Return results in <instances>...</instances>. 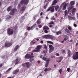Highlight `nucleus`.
Listing matches in <instances>:
<instances>
[{
  "label": "nucleus",
  "instance_id": "obj_1",
  "mask_svg": "<svg viewBox=\"0 0 78 78\" xmlns=\"http://www.w3.org/2000/svg\"><path fill=\"white\" fill-rule=\"evenodd\" d=\"M45 39H54V36L50 35H46L42 36Z\"/></svg>",
  "mask_w": 78,
  "mask_h": 78
},
{
  "label": "nucleus",
  "instance_id": "obj_2",
  "mask_svg": "<svg viewBox=\"0 0 78 78\" xmlns=\"http://www.w3.org/2000/svg\"><path fill=\"white\" fill-rule=\"evenodd\" d=\"M7 33L9 35H12L14 33V30L12 28H8L7 30Z\"/></svg>",
  "mask_w": 78,
  "mask_h": 78
},
{
  "label": "nucleus",
  "instance_id": "obj_3",
  "mask_svg": "<svg viewBox=\"0 0 78 78\" xmlns=\"http://www.w3.org/2000/svg\"><path fill=\"white\" fill-rule=\"evenodd\" d=\"M73 59L76 60L78 59V52H76L73 56Z\"/></svg>",
  "mask_w": 78,
  "mask_h": 78
},
{
  "label": "nucleus",
  "instance_id": "obj_4",
  "mask_svg": "<svg viewBox=\"0 0 78 78\" xmlns=\"http://www.w3.org/2000/svg\"><path fill=\"white\" fill-rule=\"evenodd\" d=\"M42 45H39L37 46L36 48L37 50H34L33 52H38V51H39V50H40V49L42 48Z\"/></svg>",
  "mask_w": 78,
  "mask_h": 78
},
{
  "label": "nucleus",
  "instance_id": "obj_5",
  "mask_svg": "<svg viewBox=\"0 0 78 78\" xmlns=\"http://www.w3.org/2000/svg\"><path fill=\"white\" fill-rule=\"evenodd\" d=\"M47 53L46 51L45 52V51H43V52L42 54L43 55H44L43 57L42 58V60H44V61H46L48 60H50V59H47V58L45 57V56H46V54Z\"/></svg>",
  "mask_w": 78,
  "mask_h": 78
},
{
  "label": "nucleus",
  "instance_id": "obj_6",
  "mask_svg": "<svg viewBox=\"0 0 78 78\" xmlns=\"http://www.w3.org/2000/svg\"><path fill=\"white\" fill-rule=\"evenodd\" d=\"M49 47L50 48L49 53H51L54 50V47L52 45L50 44L49 45Z\"/></svg>",
  "mask_w": 78,
  "mask_h": 78
},
{
  "label": "nucleus",
  "instance_id": "obj_7",
  "mask_svg": "<svg viewBox=\"0 0 78 78\" xmlns=\"http://www.w3.org/2000/svg\"><path fill=\"white\" fill-rule=\"evenodd\" d=\"M29 2V0H22L21 2V4H24V5H27Z\"/></svg>",
  "mask_w": 78,
  "mask_h": 78
},
{
  "label": "nucleus",
  "instance_id": "obj_8",
  "mask_svg": "<svg viewBox=\"0 0 78 78\" xmlns=\"http://www.w3.org/2000/svg\"><path fill=\"white\" fill-rule=\"evenodd\" d=\"M17 12V9H12L9 13L10 15H14L15 12Z\"/></svg>",
  "mask_w": 78,
  "mask_h": 78
},
{
  "label": "nucleus",
  "instance_id": "obj_9",
  "mask_svg": "<svg viewBox=\"0 0 78 78\" xmlns=\"http://www.w3.org/2000/svg\"><path fill=\"white\" fill-rule=\"evenodd\" d=\"M11 45H12V44H11V43L6 42L5 44V47H10Z\"/></svg>",
  "mask_w": 78,
  "mask_h": 78
},
{
  "label": "nucleus",
  "instance_id": "obj_10",
  "mask_svg": "<svg viewBox=\"0 0 78 78\" xmlns=\"http://www.w3.org/2000/svg\"><path fill=\"white\" fill-rule=\"evenodd\" d=\"M25 64L26 65V66L27 68H30V66H31V64L29 62H25Z\"/></svg>",
  "mask_w": 78,
  "mask_h": 78
},
{
  "label": "nucleus",
  "instance_id": "obj_11",
  "mask_svg": "<svg viewBox=\"0 0 78 78\" xmlns=\"http://www.w3.org/2000/svg\"><path fill=\"white\" fill-rule=\"evenodd\" d=\"M62 58H63V57H59V58L57 59V62H61V61H62Z\"/></svg>",
  "mask_w": 78,
  "mask_h": 78
},
{
  "label": "nucleus",
  "instance_id": "obj_12",
  "mask_svg": "<svg viewBox=\"0 0 78 78\" xmlns=\"http://www.w3.org/2000/svg\"><path fill=\"white\" fill-rule=\"evenodd\" d=\"M68 55L69 57H70V56L72 55V53H71L70 50H69L68 51Z\"/></svg>",
  "mask_w": 78,
  "mask_h": 78
},
{
  "label": "nucleus",
  "instance_id": "obj_13",
  "mask_svg": "<svg viewBox=\"0 0 78 78\" xmlns=\"http://www.w3.org/2000/svg\"><path fill=\"white\" fill-rule=\"evenodd\" d=\"M30 62H32V61H34V56H31L30 57Z\"/></svg>",
  "mask_w": 78,
  "mask_h": 78
},
{
  "label": "nucleus",
  "instance_id": "obj_14",
  "mask_svg": "<svg viewBox=\"0 0 78 78\" xmlns=\"http://www.w3.org/2000/svg\"><path fill=\"white\" fill-rule=\"evenodd\" d=\"M30 57H31V55L30 54H28L26 55L25 56V59H27V58H30Z\"/></svg>",
  "mask_w": 78,
  "mask_h": 78
},
{
  "label": "nucleus",
  "instance_id": "obj_15",
  "mask_svg": "<svg viewBox=\"0 0 78 78\" xmlns=\"http://www.w3.org/2000/svg\"><path fill=\"white\" fill-rule=\"evenodd\" d=\"M19 69L15 70L13 73V74L14 75V74H16V73H17V72H19Z\"/></svg>",
  "mask_w": 78,
  "mask_h": 78
},
{
  "label": "nucleus",
  "instance_id": "obj_16",
  "mask_svg": "<svg viewBox=\"0 0 78 78\" xmlns=\"http://www.w3.org/2000/svg\"><path fill=\"white\" fill-rule=\"evenodd\" d=\"M75 11H76V9L75 8H73L72 11V14L73 15H75Z\"/></svg>",
  "mask_w": 78,
  "mask_h": 78
},
{
  "label": "nucleus",
  "instance_id": "obj_17",
  "mask_svg": "<svg viewBox=\"0 0 78 78\" xmlns=\"http://www.w3.org/2000/svg\"><path fill=\"white\" fill-rule=\"evenodd\" d=\"M25 6H23L21 8L20 11H25Z\"/></svg>",
  "mask_w": 78,
  "mask_h": 78
},
{
  "label": "nucleus",
  "instance_id": "obj_18",
  "mask_svg": "<svg viewBox=\"0 0 78 78\" xmlns=\"http://www.w3.org/2000/svg\"><path fill=\"white\" fill-rule=\"evenodd\" d=\"M49 60H48L47 61L45 65V67H48V62H49Z\"/></svg>",
  "mask_w": 78,
  "mask_h": 78
},
{
  "label": "nucleus",
  "instance_id": "obj_19",
  "mask_svg": "<svg viewBox=\"0 0 78 78\" xmlns=\"http://www.w3.org/2000/svg\"><path fill=\"white\" fill-rule=\"evenodd\" d=\"M49 29V28H48V27L45 26H44L43 27V30H48Z\"/></svg>",
  "mask_w": 78,
  "mask_h": 78
},
{
  "label": "nucleus",
  "instance_id": "obj_20",
  "mask_svg": "<svg viewBox=\"0 0 78 78\" xmlns=\"http://www.w3.org/2000/svg\"><path fill=\"white\" fill-rule=\"evenodd\" d=\"M19 48V46L18 45H17L15 48L14 49V50H15V51H16V50H17L18 49V48Z\"/></svg>",
  "mask_w": 78,
  "mask_h": 78
},
{
  "label": "nucleus",
  "instance_id": "obj_21",
  "mask_svg": "<svg viewBox=\"0 0 78 78\" xmlns=\"http://www.w3.org/2000/svg\"><path fill=\"white\" fill-rule=\"evenodd\" d=\"M55 11V9L54 8V7H51V12H54Z\"/></svg>",
  "mask_w": 78,
  "mask_h": 78
},
{
  "label": "nucleus",
  "instance_id": "obj_22",
  "mask_svg": "<svg viewBox=\"0 0 78 78\" xmlns=\"http://www.w3.org/2000/svg\"><path fill=\"white\" fill-rule=\"evenodd\" d=\"M54 8H55L56 11H57V9H59V6L58 5H56L55 6H54Z\"/></svg>",
  "mask_w": 78,
  "mask_h": 78
},
{
  "label": "nucleus",
  "instance_id": "obj_23",
  "mask_svg": "<svg viewBox=\"0 0 78 78\" xmlns=\"http://www.w3.org/2000/svg\"><path fill=\"white\" fill-rule=\"evenodd\" d=\"M37 24L38 25H39V24H40L41 23V19H39L37 21Z\"/></svg>",
  "mask_w": 78,
  "mask_h": 78
},
{
  "label": "nucleus",
  "instance_id": "obj_24",
  "mask_svg": "<svg viewBox=\"0 0 78 78\" xmlns=\"http://www.w3.org/2000/svg\"><path fill=\"white\" fill-rule=\"evenodd\" d=\"M65 31L66 32V33H71L70 32V31H69V30H68L67 29H65Z\"/></svg>",
  "mask_w": 78,
  "mask_h": 78
},
{
  "label": "nucleus",
  "instance_id": "obj_25",
  "mask_svg": "<svg viewBox=\"0 0 78 78\" xmlns=\"http://www.w3.org/2000/svg\"><path fill=\"white\" fill-rule=\"evenodd\" d=\"M36 26V24H35L34 26H32L30 28V30H33V29L34 28V27H35Z\"/></svg>",
  "mask_w": 78,
  "mask_h": 78
},
{
  "label": "nucleus",
  "instance_id": "obj_26",
  "mask_svg": "<svg viewBox=\"0 0 78 78\" xmlns=\"http://www.w3.org/2000/svg\"><path fill=\"white\" fill-rule=\"evenodd\" d=\"M70 3L71 4V5H73L75 4V1H72L70 2Z\"/></svg>",
  "mask_w": 78,
  "mask_h": 78
},
{
  "label": "nucleus",
  "instance_id": "obj_27",
  "mask_svg": "<svg viewBox=\"0 0 78 78\" xmlns=\"http://www.w3.org/2000/svg\"><path fill=\"white\" fill-rule=\"evenodd\" d=\"M14 62L16 64H18V63H19V59H18V58H17L15 60Z\"/></svg>",
  "mask_w": 78,
  "mask_h": 78
},
{
  "label": "nucleus",
  "instance_id": "obj_28",
  "mask_svg": "<svg viewBox=\"0 0 78 78\" xmlns=\"http://www.w3.org/2000/svg\"><path fill=\"white\" fill-rule=\"evenodd\" d=\"M67 4H65L63 6V9L65 10V9H66V6H67Z\"/></svg>",
  "mask_w": 78,
  "mask_h": 78
},
{
  "label": "nucleus",
  "instance_id": "obj_29",
  "mask_svg": "<svg viewBox=\"0 0 78 78\" xmlns=\"http://www.w3.org/2000/svg\"><path fill=\"white\" fill-rule=\"evenodd\" d=\"M11 10V6H9L7 8V11H10Z\"/></svg>",
  "mask_w": 78,
  "mask_h": 78
},
{
  "label": "nucleus",
  "instance_id": "obj_30",
  "mask_svg": "<svg viewBox=\"0 0 78 78\" xmlns=\"http://www.w3.org/2000/svg\"><path fill=\"white\" fill-rule=\"evenodd\" d=\"M62 33H61V31H59L58 32H57L56 34L57 35H59V34H61Z\"/></svg>",
  "mask_w": 78,
  "mask_h": 78
},
{
  "label": "nucleus",
  "instance_id": "obj_31",
  "mask_svg": "<svg viewBox=\"0 0 78 78\" xmlns=\"http://www.w3.org/2000/svg\"><path fill=\"white\" fill-rule=\"evenodd\" d=\"M47 43H48L49 44H53V42L51 41H47Z\"/></svg>",
  "mask_w": 78,
  "mask_h": 78
},
{
  "label": "nucleus",
  "instance_id": "obj_32",
  "mask_svg": "<svg viewBox=\"0 0 78 78\" xmlns=\"http://www.w3.org/2000/svg\"><path fill=\"white\" fill-rule=\"evenodd\" d=\"M72 17L70 16H69L68 17V19H69V20H72Z\"/></svg>",
  "mask_w": 78,
  "mask_h": 78
},
{
  "label": "nucleus",
  "instance_id": "obj_33",
  "mask_svg": "<svg viewBox=\"0 0 78 78\" xmlns=\"http://www.w3.org/2000/svg\"><path fill=\"white\" fill-rule=\"evenodd\" d=\"M44 48H45V49H46V51H47V45H46V44H44Z\"/></svg>",
  "mask_w": 78,
  "mask_h": 78
},
{
  "label": "nucleus",
  "instance_id": "obj_34",
  "mask_svg": "<svg viewBox=\"0 0 78 78\" xmlns=\"http://www.w3.org/2000/svg\"><path fill=\"white\" fill-rule=\"evenodd\" d=\"M48 24H49V25H51V24H52V25H55V23L53 22V21H51L50 23H49Z\"/></svg>",
  "mask_w": 78,
  "mask_h": 78
},
{
  "label": "nucleus",
  "instance_id": "obj_35",
  "mask_svg": "<svg viewBox=\"0 0 78 78\" xmlns=\"http://www.w3.org/2000/svg\"><path fill=\"white\" fill-rule=\"evenodd\" d=\"M57 3V1L56 0H54L53 2V4L55 5V4H56Z\"/></svg>",
  "mask_w": 78,
  "mask_h": 78
},
{
  "label": "nucleus",
  "instance_id": "obj_36",
  "mask_svg": "<svg viewBox=\"0 0 78 78\" xmlns=\"http://www.w3.org/2000/svg\"><path fill=\"white\" fill-rule=\"evenodd\" d=\"M73 8V6H70L69 8L68 9L69 10H70L71 9H72V8Z\"/></svg>",
  "mask_w": 78,
  "mask_h": 78
},
{
  "label": "nucleus",
  "instance_id": "obj_37",
  "mask_svg": "<svg viewBox=\"0 0 78 78\" xmlns=\"http://www.w3.org/2000/svg\"><path fill=\"white\" fill-rule=\"evenodd\" d=\"M68 29L69 30V31H71V30H72V27L70 26H69L68 27Z\"/></svg>",
  "mask_w": 78,
  "mask_h": 78
},
{
  "label": "nucleus",
  "instance_id": "obj_38",
  "mask_svg": "<svg viewBox=\"0 0 78 78\" xmlns=\"http://www.w3.org/2000/svg\"><path fill=\"white\" fill-rule=\"evenodd\" d=\"M12 69V68H9L7 70V72H9V71H10Z\"/></svg>",
  "mask_w": 78,
  "mask_h": 78
},
{
  "label": "nucleus",
  "instance_id": "obj_39",
  "mask_svg": "<svg viewBox=\"0 0 78 78\" xmlns=\"http://www.w3.org/2000/svg\"><path fill=\"white\" fill-rule=\"evenodd\" d=\"M44 72H47V71H48V68H46L44 70Z\"/></svg>",
  "mask_w": 78,
  "mask_h": 78
},
{
  "label": "nucleus",
  "instance_id": "obj_40",
  "mask_svg": "<svg viewBox=\"0 0 78 78\" xmlns=\"http://www.w3.org/2000/svg\"><path fill=\"white\" fill-rule=\"evenodd\" d=\"M62 69H59V72L60 73V74H61V72H62Z\"/></svg>",
  "mask_w": 78,
  "mask_h": 78
},
{
  "label": "nucleus",
  "instance_id": "obj_41",
  "mask_svg": "<svg viewBox=\"0 0 78 78\" xmlns=\"http://www.w3.org/2000/svg\"><path fill=\"white\" fill-rule=\"evenodd\" d=\"M27 30H28V31H30V30H31V28L30 27H28V28L27 29Z\"/></svg>",
  "mask_w": 78,
  "mask_h": 78
},
{
  "label": "nucleus",
  "instance_id": "obj_42",
  "mask_svg": "<svg viewBox=\"0 0 78 78\" xmlns=\"http://www.w3.org/2000/svg\"><path fill=\"white\" fill-rule=\"evenodd\" d=\"M65 13L66 15L67 14V10H66V11H65Z\"/></svg>",
  "mask_w": 78,
  "mask_h": 78
},
{
  "label": "nucleus",
  "instance_id": "obj_43",
  "mask_svg": "<svg viewBox=\"0 0 78 78\" xmlns=\"http://www.w3.org/2000/svg\"><path fill=\"white\" fill-rule=\"evenodd\" d=\"M51 7L50 8H49L48 9H47V11H49L50 10H51Z\"/></svg>",
  "mask_w": 78,
  "mask_h": 78
},
{
  "label": "nucleus",
  "instance_id": "obj_44",
  "mask_svg": "<svg viewBox=\"0 0 78 78\" xmlns=\"http://www.w3.org/2000/svg\"><path fill=\"white\" fill-rule=\"evenodd\" d=\"M44 33H48V31H47V30H44Z\"/></svg>",
  "mask_w": 78,
  "mask_h": 78
},
{
  "label": "nucleus",
  "instance_id": "obj_45",
  "mask_svg": "<svg viewBox=\"0 0 78 78\" xmlns=\"http://www.w3.org/2000/svg\"><path fill=\"white\" fill-rule=\"evenodd\" d=\"M73 25L75 27H77V25L76 24H74Z\"/></svg>",
  "mask_w": 78,
  "mask_h": 78
},
{
  "label": "nucleus",
  "instance_id": "obj_46",
  "mask_svg": "<svg viewBox=\"0 0 78 78\" xmlns=\"http://www.w3.org/2000/svg\"><path fill=\"white\" fill-rule=\"evenodd\" d=\"M62 53H65V50H62Z\"/></svg>",
  "mask_w": 78,
  "mask_h": 78
},
{
  "label": "nucleus",
  "instance_id": "obj_47",
  "mask_svg": "<svg viewBox=\"0 0 78 78\" xmlns=\"http://www.w3.org/2000/svg\"><path fill=\"white\" fill-rule=\"evenodd\" d=\"M38 27H39V28H42V26L41 25H38Z\"/></svg>",
  "mask_w": 78,
  "mask_h": 78
},
{
  "label": "nucleus",
  "instance_id": "obj_48",
  "mask_svg": "<svg viewBox=\"0 0 78 78\" xmlns=\"http://www.w3.org/2000/svg\"><path fill=\"white\" fill-rule=\"evenodd\" d=\"M69 70H70V68H68L67 69V71H68V72H69Z\"/></svg>",
  "mask_w": 78,
  "mask_h": 78
},
{
  "label": "nucleus",
  "instance_id": "obj_49",
  "mask_svg": "<svg viewBox=\"0 0 78 78\" xmlns=\"http://www.w3.org/2000/svg\"><path fill=\"white\" fill-rule=\"evenodd\" d=\"M42 14H43V12H41L40 13V16H42Z\"/></svg>",
  "mask_w": 78,
  "mask_h": 78
},
{
  "label": "nucleus",
  "instance_id": "obj_50",
  "mask_svg": "<svg viewBox=\"0 0 78 78\" xmlns=\"http://www.w3.org/2000/svg\"><path fill=\"white\" fill-rule=\"evenodd\" d=\"M3 66V64H0V67H2Z\"/></svg>",
  "mask_w": 78,
  "mask_h": 78
},
{
  "label": "nucleus",
  "instance_id": "obj_51",
  "mask_svg": "<svg viewBox=\"0 0 78 78\" xmlns=\"http://www.w3.org/2000/svg\"><path fill=\"white\" fill-rule=\"evenodd\" d=\"M48 69V70H51V68H49Z\"/></svg>",
  "mask_w": 78,
  "mask_h": 78
},
{
  "label": "nucleus",
  "instance_id": "obj_52",
  "mask_svg": "<svg viewBox=\"0 0 78 78\" xmlns=\"http://www.w3.org/2000/svg\"><path fill=\"white\" fill-rule=\"evenodd\" d=\"M43 42H44V41H40V43H41V44H42V43H43Z\"/></svg>",
  "mask_w": 78,
  "mask_h": 78
},
{
  "label": "nucleus",
  "instance_id": "obj_53",
  "mask_svg": "<svg viewBox=\"0 0 78 78\" xmlns=\"http://www.w3.org/2000/svg\"><path fill=\"white\" fill-rule=\"evenodd\" d=\"M75 19V17H72V20H74Z\"/></svg>",
  "mask_w": 78,
  "mask_h": 78
},
{
  "label": "nucleus",
  "instance_id": "obj_54",
  "mask_svg": "<svg viewBox=\"0 0 78 78\" xmlns=\"http://www.w3.org/2000/svg\"><path fill=\"white\" fill-rule=\"evenodd\" d=\"M44 8V9H46V8H47V5H45Z\"/></svg>",
  "mask_w": 78,
  "mask_h": 78
},
{
  "label": "nucleus",
  "instance_id": "obj_55",
  "mask_svg": "<svg viewBox=\"0 0 78 78\" xmlns=\"http://www.w3.org/2000/svg\"><path fill=\"white\" fill-rule=\"evenodd\" d=\"M59 54L58 53H57L56 54V56H59Z\"/></svg>",
  "mask_w": 78,
  "mask_h": 78
},
{
  "label": "nucleus",
  "instance_id": "obj_56",
  "mask_svg": "<svg viewBox=\"0 0 78 78\" xmlns=\"http://www.w3.org/2000/svg\"><path fill=\"white\" fill-rule=\"evenodd\" d=\"M52 25H51L49 26V27H50V28H51V27H52Z\"/></svg>",
  "mask_w": 78,
  "mask_h": 78
},
{
  "label": "nucleus",
  "instance_id": "obj_57",
  "mask_svg": "<svg viewBox=\"0 0 78 78\" xmlns=\"http://www.w3.org/2000/svg\"><path fill=\"white\" fill-rule=\"evenodd\" d=\"M64 41H67V38H65L64 39Z\"/></svg>",
  "mask_w": 78,
  "mask_h": 78
},
{
  "label": "nucleus",
  "instance_id": "obj_58",
  "mask_svg": "<svg viewBox=\"0 0 78 78\" xmlns=\"http://www.w3.org/2000/svg\"><path fill=\"white\" fill-rule=\"evenodd\" d=\"M22 66L23 67H24V66H25V64H22Z\"/></svg>",
  "mask_w": 78,
  "mask_h": 78
},
{
  "label": "nucleus",
  "instance_id": "obj_59",
  "mask_svg": "<svg viewBox=\"0 0 78 78\" xmlns=\"http://www.w3.org/2000/svg\"><path fill=\"white\" fill-rule=\"evenodd\" d=\"M78 45V43H76V46H77V45Z\"/></svg>",
  "mask_w": 78,
  "mask_h": 78
},
{
  "label": "nucleus",
  "instance_id": "obj_60",
  "mask_svg": "<svg viewBox=\"0 0 78 78\" xmlns=\"http://www.w3.org/2000/svg\"><path fill=\"white\" fill-rule=\"evenodd\" d=\"M37 41H39V39L38 38H37L36 39Z\"/></svg>",
  "mask_w": 78,
  "mask_h": 78
},
{
  "label": "nucleus",
  "instance_id": "obj_61",
  "mask_svg": "<svg viewBox=\"0 0 78 78\" xmlns=\"http://www.w3.org/2000/svg\"><path fill=\"white\" fill-rule=\"evenodd\" d=\"M40 58H42V55H41Z\"/></svg>",
  "mask_w": 78,
  "mask_h": 78
},
{
  "label": "nucleus",
  "instance_id": "obj_62",
  "mask_svg": "<svg viewBox=\"0 0 78 78\" xmlns=\"http://www.w3.org/2000/svg\"><path fill=\"white\" fill-rule=\"evenodd\" d=\"M36 30H38V28H36Z\"/></svg>",
  "mask_w": 78,
  "mask_h": 78
},
{
  "label": "nucleus",
  "instance_id": "obj_63",
  "mask_svg": "<svg viewBox=\"0 0 78 78\" xmlns=\"http://www.w3.org/2000/svg\"><path fill=\"white\" fill-rule=\"evenodd\" d=\"M46 19L48 20V17H46Z\"/></svg>",
  "mask_w": 78,
  "mask_h": 78
},
{
  "label": "nucleus",
  "instance_id": "obj_64",
  "mask_svg": "<svg viewBox=\"0 0 78 78\" xmlns=\"http://www.w3.org/2000/svg\"><path fill=\"white\" fill-rule=\"evenodd\" d=\"M77 17H78V13H77Z\"/></svg>",
  "mask_w": 78,
  "mask_h": 78
}]
</instances>
